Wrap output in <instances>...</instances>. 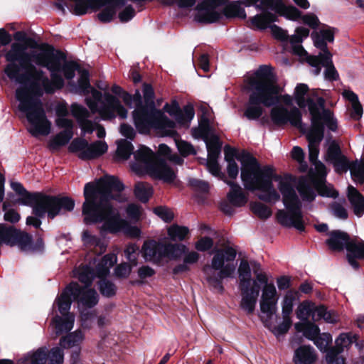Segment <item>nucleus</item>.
I'll return each mask as SVG.
<instances>
[{
  "mask_svg": "<svg viewBox=\"0 0 364 364\" xmlns=\"http://www.w3.org/2000/svg\"><path fill=\"white\" fill-rule=\"evenodd\" d=\"M224 153L225 160L228 163L235 161V158L241 162V179L244 186L250 191L262 192L257 195L260 200L266 203L278 201L280 196L274 188L273 181L279 182L282 202L287 210L278 211L277 217L279 223L284 227H292L299 232L305 231L302 203L293 187L294 178L291 175L287 174L282 178L277 173L273 166H261L250 153L243 151L241 154H237V150L229 145L225 146Z\"/></svg>",
  "mask_w": 364,
  "mask_h": 364,
  "instance_id": "1",
  "label": "nucleus"
},
{
  "mask_svg": "<svg viewBox=\"0 0 364 364\" xmlns=\"http://www.w3.org/2000/svg\"><path fill=\"white\" fill-rule=\"evenodd\" d=\"M124 190V183L118 177L112 175H105L95 184L87 183L84 187L85 202L82 208L85 223L104 222V229L111 233L118 232L122 220L112 200H117L119 195L112 192L121 193Z\"/></svg>",
  "mask_w": 364,
  "mask_h": 364,
  "instance_id": "2",
  "label": "nucleus"
},
{
  "mask_svg": "<svg viewBox=\"0 0 364 364\" xmlns=\"http://www.w3.org/2000/svg\"><path fill=\"white\" fill-rule=\"evenodd\" d=\"M18 72L13 78L23 87L16 90V99L18 101V109L25 113L31 127L29 132L33 136H46L50 132L51 123L48 119L41 97L43 95L45 72L36 65Z\"/></svg>",
  "mask_w": 364,
  "mask_h": 364,
  "instance_id": "3",
  "label": "nucleus"
},
{
  "mask_svg": "<svg viewBox=\"0 0 364 364\" xmlns=\"http://www.w3.org/2000/svg\"><path fill=\"white\" fill-rule=\"evenodd\" d=\"M142 92L144 106L136 107L132 112V117L139 133L148 134L152 128H155L158 112L160 109H157L155 105V92L153 86L144 82Z\"/></svg>",
  "mask_w": 364,
  "mask_h": 364,
  "instance_id": "4",
  "label": "nucleus"
},
{
  "mask_svg": "<svg viewBox=\"0 0 364 364\" xmlns=\"http://www.w3.org/2000/svg\"><path fill=\"white\" fill-rule=\"evenodd\" d=\"M187 251V247L182 243H171L154 239L145 240L141 250L142 257L146 262L157 264L165 258L177 260Z\"/></svg>",
  "mask_w": 364,
  "mask_h": 364,
  "instance_id": "5",
  "label": "nucleus"
},
{
  "mask_svg": "<svg viewBox=\"0 0 364 364\" xmlns=\"http://www.w3.org/2000/svg\"><path fill=\"white\" fill-rule=\"evenodd\" d=\"M8 64L4 68V73L9 78H13L21 70L29 68L33 61V53L27 52L24 43H13L11 48L4 54Z\"/></svg>",
  "mask_w": 364,
  "mask_h": 364,
  "instance_id": "6",
  "label": "nucleus"
},
{
  "mask_svg": "<svg viewBox=\"0 0 364 364\" xmlns=\"http://www.w3.org/2000/svg\"><path fill=\"white\" fill-rule=\"evenodd\" d=\"M54 198V200L50 203L51 205H44V213L42 215H36L32 210V214L26 218V225L34 227L38 229L40 228L42 222L41 218H44L47 214V217L49 220H53L56 216L65 213L67 212H71L75 208V200L68 196H63L61 195L52 196Z\"/></svg>",
  "mask_w": 364,
  "mask_h": 364,
  "instance_id": "7",
  "label": "nucleus"
},
{
  "mask_svg": "<svg viewBox=\"0 0 364 364\" xmlns=\"http://www.w3.org/2000/svg\"><path fill=\"white\" fill-rule=\"evenodd\" d=\"M11 187L19 196L18 203L33 208V213L38 216L45 212L44 205H51L55 199L52 195L42 192H29L19 182H11Z\"/></svg>",
  "mask_w": 364,
  "mask_h": 364,
  "instance_id": "8",
  "label": "nucleus"
},
{
  "mask_svg": "<svg viewBox=\"0 0 364 364\" xmlns=\"http://www.w3.org/2000/svg\"><path fill=\"white\" fill-rule=\"evenodd\" d=\"M38 52L33 53V62L36 65L46 68L49 71H60L61 63L66 60V55L53 46L43 43L38 46Z\"/></svg>",
  "mask_w": 364,
  "mask_h": 364,
  "instance_id": "9",
  "label": "nucleus"
},
{
  "mask_svg": "<svg viewBox=\"0 0 364 364\" xmlns=\"http://www.w3.org/2000/svg\"><path fill=\"white\" fill-rule=\"evenodd\" d=\"M249 86L251 90L272 96H278L281 92V88L277 84L272 73V67L267 65L259 66L255 73V77L250 79Z\"/></svg>",
  "mask_w": 364,
  "mask_h": 364,
  "instance_id": "10",
  "label": "nucleus"
},
{
  "mask_svg": "<svg viewBox=\"0 0 364 364\" xmlns=\"http://www.w3.org/2000/svg\"><path fill=\"white\" fill-rule=\"evenodd\" d=\"M68 151L78 154V157L83 161L95 159L107 151L108 146L105 141H96L91 144L80 137L74 139L68 146Z\"/></svg>",
  "mask_w": 364,
  "mask_h": 364,
  "instance_id": "11",
  "label": "nucleus"
},
{
  "mask_svg": "<svg viewBox=\"0 0 364 364\" xmlns=\"http://www.w3.org/2000/svg\"><path fill=\"white\" fill-rule=\"evenodd\" d=\"M245 107L243 117L249 120L258 119L263 114L264 109L261 105L271 107L279 102L278 96H272L255 90H251Z\"/></svg>",
  "mask_w": 364,
  "mask_h": 364,
  "instance_id": "12",
  "label": "nucleus"
},
{
  "mask_svg": "<svg viewBox=\"0 0 364 364\" xmlns=\"http://www.w3.org/2000/svg\"><path fill=\"white\" fill-rule=\"evenodd\" d=\"M270 111V118L273 124L282 127L289 123L304 132L302 129V114L299 108L294 107L289 110L283 105H273Z\"/></svg>",
  "mask_w": 364,
  "mask_h": 364,
  "instance_id": "13",
  "label": "nucleus"
},
{
  "mask_svg": "<svg viewBox=\"0 0 364 364\" xmlns=\"http://www.w3.org/2000/svg\"><path fill=\"white\" fill-rule=\"evenodd\" d=\"M67 290L73 296V301L87 309L95 307L99 302V295L93 288L82 287L76 282H71Z\"/></svg>",
  "mask_w": 364,
  "mask_h": 364,
  "instance_id": "14",
  "label": "nucleus"
},
{
  "mask_svg": "<svg viewBox=\"0 0 364 364\" xmlns=\"http://www.w3.org/2000/svg\"><path fill=\"white\" fill-rule=\"evenodd\" d=\"M309 111L311 114V127L306 134L308 142L320 144L324 137L325 127L320 117V111L312 99H309Z\"/></svg>",
  "mask_w": 364,
  "mask_h": 364,
  "instance_id": "15",
  "label": "nucleus"
},
{
  "mask_svg": "<svg viewBox=\"0 0 364 364\" xmlns=\"http://www.w3.org/2000/svg\"><path fill=\"white\" fill-rule=\"evenodd\" d=\"M105 103L100 107L99 114L103 120L111 121L116 117L115 113L122 119L127 117V110L116 97L105 92L104 93Z\"/></svg>",
  "mask_w": 364,
  "mask_h": 364,
  "instance_id": "16",
  "label": "nucleus"
},
{
  "mask_svg": "<svg viewBox=\"0 0 364 364\" xmlns=\"http://www.w3.org/2000/svg\"><path fill=\"white\" fill-rule=\"evenodd\" d=\"M55 124L59 128L64 129L55 136H54L48 142V147L51 151H58L60 147L65 146L69 143L73 136L74 124L70 119H55Z\"/></svg>",
  "mask_w": 364,
  "mask_h": 364,
  "instance_id": "17",
  "label": "nucleus"
},
{
  "mask_svg": "<svg viewBox=\"0 0 364 364\" xmlns=\"http://www.w3.org/2000/svg\"><path fill=\"white\" fill-rule=\"evenodd\" d=\"M326 161L331 163L337 173L341 174L350 170L351 162L343 154L338 143L333 140L329 144L326 154Z\"/></svg>",
  "mask_w": 364,
  "mask_h": 364,
  "instance_id": "18",
  "label": "nucleus"
},
{
  "mask_svg": "<svg viewBox=\"0 0 364 364\" xmlns=\"http://www.w3.org/2000/svg\"><path fill=\"white\" fill-rule=\"evenodd\" d=\"M164 110L170 116L174 117L176 122L181 125H188L195 115V110L192 104H187L181 109L176 100H173L170 104L166 103L164 106Z\"/></svg>",
  "mask_w": 364,
  "mask_h": 364,
  "instance_id": "19",
  "label": "nucleus"
},
{
  "mask_svg": "<svg viewBox=\"0 0 364 364\" xmlns=\"http://www.w3.org/2000/svg\"><path fill=\"white\" fill-rule=\"evenodd\" d=\"M277 292L273 283L264 286L260 300V311L266 314L269 319L276 314L277 307Z\"/></svg>",
  "mask_w": 364,
  "mask_h": 364,
  "instance_id": "20",
  "label": "nucleus"
},
{
  "mask_svg": "<svg viewBox=\"0 0 364 364\" xmlns=\"http://www.w3.org/2000/svg\"><path fill=\"white\" fill-rule=\"evenodd\" d=\"M346 250L348 264L353 269H359L360 264L358 260L364 259V240L357 236L352 237Z\"/></svg>",
  "mask_w": 364,
  "mask_h": 364,
  "instance_id": "21",
  "label": "nucleus"
},
{
  "mask_svg": "<svg viewBox=\"0 0 364 364\" xmlns=\"http://www.w3.org/2000/svg\"><path fill=\"white\" fill-rule=\"evenodd\" d=\"M328 236L325 244L328 248L336 252H341L346 250L352 237L346 232L341 230H333L327 233Z\"/></svg>",
  "mask_w": 364,
  "mask_h": 364,
  "instance_id": "22",
  "label": "nucleus"
},
{
  "mask_svg": "<svg viewBox=\"0 0 364 364\" xmlns=\"http://www.w3.org/2000/svg\"><path fill=\"white\" fill-rule=\"evenodd\" d=\"M150 175L156 178L163 180L166 183H173L176 177L172 168L166 163L164 159L157 158L156 164L151 167Z\"/></svg>",
  "mask_w": 364,
  "mask_h": 364,
  "instance_id": "23",
  "label": "nucleus"
},
{
  "mask_svg": "<svg viewBox=\"0 0 364 364\" xmlns=\"http://www.w3.org/2000/svg\"><path fill=\"white\" fill-rule=\"evenodd\" d=\"M250 286L251 283H248L239 288L242 295L240 306L249 314L254 312L260 291L257 289H251Z\"/></svg>",
  "mask_w": 364,
  "mask_h": 364,
  "instance_id": "24",
  "label": "nucleus"
},
{
  "mask_svg": "<svg viewBox=\"0 0 364 364\" xmlns=\"http://www.w3.org/2000/svg\"><path fill=\"white\" fill-rule=\"evenodd\" d=\"M317 360V354L310 345H301L294 353V364H314Z\"/></svg>",
  "mask_w": 364,
  "mask_h": 364,
  "instance_id": "25",
  "label": "nucleus"
},
{
  "mask_svg": "<svg viewBox=\"0 0 364 364\" xmlns=\"http://www.w3.org/2000/svg\"><path fill=\"white\" fill-rule=\"evenodd\" d=\"M277 15L288 20L296 21L301 19L302 12L293 5L287 6L283 0H277L271 9Z\"/></svg>",
  "mask_w": 364,
  "mask_h": 364,
  "instance_id": "26",
  "label": "nucleus"
},
{
  "mask_svg": "<svg viewBox=\"0 0 364 364\" xmlns=\"http://www.w3.org/2000/svg\"><path fill=\"white\" fill-rule=\"evenodd\" d=\"M127 4V0H85V4L78 5V14L82 16L87 14L89 9H99L105 4H111L117 11Z\"/></svg>",
  "mask_w": 364,
  "mask_h": 364,
  "instance_id": "27",
  "label": "nucleus"
},
{
  "mask_svg": "<svg viewBox=\"0 0 364 364\" xmlns=\"http://www.w3.org/2000/svg\"><path fill=\"white\" fill-rule=\"evenodd\" d=\"M225 183L230 187V191L227 196L230 203L235 207H242L245 205L247 202V198L240 186L228 179L225 180Z\"/></svg>",
  "mask_w": 364,
  "mask_h": 364,
  "instance_id": "28",
  "label": "nucleus"
},
{
  "mask_svg": "<svg viewBox=\"0 0 364 364\" xmlns=\"http://www.w3.org/2000/svg\"><path fill=\"white\" fill-rule=\"evenodd\" d=\"M134 157L137 162L145 165L149 173L151 171V167L154 166L156 164V159L161 158L159 156L156 155L151 149L144 145L141 146L134 153Z\"/></svg>",
  "mask_w": 364,
  "mask_h": 364,
  "instance_id": "29",
  "label": "nucleus"
},
{
  "mask_svg": "<svg viewBox=\"0 0 364 364\" xmlns=\"http://www.w3.org/2000/svg\"><path fill=\"white\" fill-rule=\"evenodd\" d=\"M348 199L352 205L354 214L361 217L364 213V196L352 186L348 188Z\"/></svg>",
  "mask_w": 364,
  "mask_h": 364,
  "instance_id": "30",
  "label": "nucleus"
},
{
  "mask_svg": "<svg viewBox=\"0 0 364 364\" xmlns=\"http://www.w3.org/2000/svg\"><path fill=\"white\" fill-rule=\"evenodd\" d=\"M262 14H257L251 18V23L257 28L260 30L269 28L272 23L279 21L277 14H274L268 11V9L262 10Z\"/></svg>",
  "mask_w": 364,
  "mask_h": 364,
  "instance_id": "31",
  "label": "nucleus"
},
{
  "mask_svg": "<svg viewBox=\"0 0 364 364\" xmlns=\"http://www.w3.org/2000/svg\"><path fill=\"white\" fill-rule=\"evenodd\" d=\"M198 13L195 15V20L199 23L207 24L219 21L222 18V14L214 9H203L199 6V4L196 6Z\"/></svg>",
  "mask_w": 364,
  "mask_h": 364,
  "instance_id": "32",
  "label": "nucleus"
},
{
  "mask_svg": "<svg viewBox=\"0 0 364 364\" xmlns=\"http://www.w3.org/2000/svg\"><path fill=\"white\" fill-rule=\"evenodd\" d=\"M296 189L304 201L312 202L315 200L316 194L312 186V181L306 177H301L299 180Z\"/></svg>",
  "mask_w": 364,
  "mask_h": 364,
  "instance_id": "33",
  "label": "nucleus"
},
{
  "mask_svg": "<svg viewBox=\"0 0 364 364\" xmlns=\"http://www.w3.org/2000/svg\"><path fill=\"white\" fill-rule=\"evenodd\" d=\"M342 95L346 100L351 102L350 117L355 121L359 120L362 117L363 109L358 95L350 90H345Z\"/></svg>",
  "mask_w": 364,
  "mask_h": 364,
  "instance_id": "34",
  "label": "nucleus"
},
{
  "mask_svg": "<svg viewBox=\"0 0 364 364\" xmlns=\"http://www.w3.org/2000/svg\"><path fill=\"white\" fill-rule=\"evenodd\" d=\"M50 80L47 76L44 79L43 93L48 95L53 94L55 90H60L65 85L63 77L58 73V71H50Z\"/></svg>",
  "mask_w": 364,
  "mask_h": 364,
  "instance_id": "35",
  "label": "nucleus"
},
{
  "mask_svg": "<svg viewBox=\"0 0 364 364\" xmlns=\"http://www.w3.org/2000/svg\"><path fill=\"white\" fill-rule=\"evenodd\" d=\"M242 1H232L227 4L222 12L226 18H239L240 19H245L247 14L244 8L241 6Z\"/></svg>",
  "mask_w": 364,
  "mask_h": 364,
  "instance_id": "36",
  "label": "nucleus"
},
{
  "mask_svg": "<svg viewBox=\"0 0 364 364\" xmlns=\"http://www.w3.org/2000/svg\"><path fill=\"white\" fill-rule=\"evenodd\" d=\"M84 339V334L81 331L70 333L60 339V345L63 348H77Z\"/></svg>",
  "mask_w": 364,
  "mask_h": 364,
  "instance_id": "37",
  "label": "nucleus"
},
{
  "mask_svg": "<svg viewBox=\"0 0 364 364\" xmlns=\"http://www.w3.org/2000/svg\"><path fill=\"white\" fill-rule=\"evenodd\" d=\"M175 127L176 123L165 115L160 109V111L158 112L157 122L156 123L155 128L164 130L167 135L173 136L178 135L177 132L174 129Z\"/></svg>",
  "mask_w": 364,
  "mask_h": 364,
  "instance_id": "38",
  "label": "nucleus"
},
{
  "mask_svg": "<svg viewBox=\"0 0 364 364\" xmlns=\"http://www.w3.org/2000/svg\"><path fill=\"white\" fill-rule=\"evenodd\" d=\"M63 316V317L55 316L53 318L57 334H62L64 332L70 331L74 325V316L73 314H67Z\"/></svg>",
  "mask_w": 364,
  "mask_h": 364,
  "instance_id": "39",
  "label": "nucleus"
},
{
  "mask_svg": "<svg viewBox=\"0 0 364 364\" xmlns=\"http://www.w3.org/2000/svg\"><path fill=\"white\" fill-rule=\"evenodd\" d=\"M134 194L141 203H146L153 195V188L148 183L137 182L134 185Z\"/></svg>",
  "mask_w": 364,
  "mask_h": 364,
  "instance_id": "40",
  "label": "nucleus"
},
{
  "mask_svg": "<svg viewBox=\"0 0 364 364\" xmlns=\"http://www.w3.org/2000/svg\"><path fill=\"white\" fill-rule=\"evenodd\" d=\"M299 299V293L298 291L291 289H289L282 301V316L290 317L293 311L294 302Z\"/></svg>",
  "mask_w": 364,
  "mask_h": 364,
  "instance_id": "41",
  "label": "nucleus"
},
{
  "mask_svg": "<svg viewBox=\"0 0 364 364\" xmlns=\"http://www.w3.org/2000/svg\"><path fill=\"white\" fill-rule=\"evenodd\" d=\"M190 234L189 229L186 226L173 224L167 229V235L171 241L181 242L186 240Z\"/></svg>",
  "mask_w": 364,
  "mask_h": 364,
  "instance_id": "42",
  "label": "nucleus"
},
{
  "mask_svg": "<svg viewBox=\"0 0 364 364\" xmlns=\"http://www.w3.org/2000/svg\"><path fill=\"white\" fill-rule=\"evenodd\" d=\"M208 159H218L221 151L222 143L219 137L214 134L205 141Z\"/></svg>",
  "mask_w": 364,
  "mask_h": 364,
  "instance_id": "43",
  "label": "nucleus"
},
{
  "mask_svg": "<svg viewBox=\"0 0 364 364\" xmlns=\"http://www.w3.org/2000/svg\"><path fill=\"white\" fill-rule=\"evenodd\" d=\"M237 272L240 279L239 288L248 283H252L251 268L247 259H242L240 261Z\"/></svg>",
  "mask_w": 364,
  "mask_h": 364,
  "instance_id": "44",
  "label": "nucleus"
},
{
  "mask_svg": "<svg viewBox=\"0 0 364 364\" xmlns=\"http://www.w3.org/2000/svg\"><path fill=\"white\" fill-rule=\"evenodd\" d=\"M100 294L106 298H112L116 295L117 287L112 281L102 278L97 283Z\"/></svg>",
  "mask_w": 364,
  "mask_h": 364,
  "instance_id": "45",
  "label": "nucleus"
},
{
  "mask_svg": "<svg viewBox=\"0 0 364 364\" xmlns=\"http://www.w3.org/2000/svg\"><path fill=\"white\" fill-rule=\"evenodd\" d=\"M71 297H73V296L70 294V291L67 290L66 287L63 292L58 299V311L62 315L70 314L69 310L70 309L72 301L73 300Z\"/></svg>",
  "mask_w": 364,
  "mask_h": 364,
  "instance_id": "46",
  "label": "nucleus"
},
{
  "mask_svg": "<svg viewBox=\"0 0 364 364\" xmlns=\"http://www.w3.org/2000/svg\"><path fill=\"white\" fill-rule=\"evenodd\" d=\"M156 271L149 265H142L137 270L139 279L131 280L129 284L132 286L143 285L146 283L145 279L155 275Z\"/></svg>",
  "mask_w": 364,
  "mask_h": 364,
  "instance_id": "47",
  "label": "nucleus"
},
{
  "mask_svg": "<svg viewBox=\"0 0 364 364\" xmlns=\"http://www.w3.org/2000/svg\"><path fill=\"white\" fill-rule=\"evenodd\" d=\"M134 146L127 139H120L117 142V155L123 160H127L134 154Z\"/></svg>",
  "mask_w": 364,
  "mask_h": 364,
  "instance_id": "48",
  "label": "nucleus"
},
{
  "mask_svg": "<svg viewBox=\"0 0 364 364\" xmlns=\"http://www.w3.org/2000/svg\"><path fill=\"white\" fill-rule=\"evenodd\" d=\"M316 313L311 303L305 300L299 304L296 311V317L301 321H307L308 318Z\"/></svg>",
  "mask_w": 364,
  "mask_h": 364,
  "instance_id": "49",
  "label": "nucleus"
},
{
  "mask_svg": "<svg viewBox=\"0 0 364 364\" xmlns=\"http://www.w3.org/2000/svg\"><path fill=\"white\" fill-rule=\"evenodd\" d=\"M80 64L74 60L65 61L63 65H61L60 71H63L64 77L67 80H72L75 75V71L80 73L82 70Z\"/></svg>",
  "mask_w": 364,
  "mask_h": 364,
  "instance_id": "50",
  "label": "nucleus"
},
{
  "mask_svg": "<svg viewBox=\"0 0 364 364\" xmlns=\"http://www.w3.org/2000/svg\"><path fill=\"white\" fill-rule=\"evenodd\" d=\"M79 73L80 77L77 81L79 92L87 95L90 94V90L92 88L90 81L89 71L85 69H82Z\"/></svg>",
  "mask_w": 364,
  "mask_h": 364,
  "instance_id": "51",
  "label": "nucleus"
},
{
  "mask_svg": "<svg viewBox=\"0 0 364 364\" xmlns=\"http://www.w3.org/2000/svg\"><path fill=\"white\" fill-rule=\"evenodd\" d=\"M251 210L262 220H267L271 217L272 211L269 207L260 202H254L251 204Z\"/></svg>",
  "mask_w": 364,
  "mask_h": 364,
  "instance_id": "52",
  "label": "nucleus"
},
{
  "mask_svg": "<svg viewBox=\"0 0 364 364\" xmlns=\"http://www.w3.org/2000/svg\"><path fill=\"white\" fill-rule=\"evenodd\" d=\"M95 277V272L92 267L85 265L83 266L78 275L79 281L84 284V287H90L92 285V281Z\"/></svg>",
  "mask_w": 364,
  "mask_h": 364,
  "instance_id": "53",
  "label": "nucleus"
},
{
  "mask_svg": "<svg viewBox=\"0 0 364 364\" xmlns=\"http://www.w3.org/2000/svg\"><path fill=\"white\" fill-rule=\"evenodd\" d=\"M315 311L319 318H323L325 321L334 323L337 321V315L334 311L328 310L325 305L321 304L315 307Z\"/></svg>",
  "mask_w": 364,
  "mask_h": 364,
  "instance_id": "54",
  "label": "nucleus"
},
{
  "mask_svg": "<svg viewBox=\"0 0 364 364\" xmlns=\"http://www.w3.org/2000/svg\"><path fill=\"white\" fill-rule=\"evenodd\" d=\"M48 358V353L45 349L41 348L32 355H28L23 361V364H43Z\"/></svg>",
  "mask_w": 364,
  "mask_h": 364,
  "instance_id": "55",
  "label": "nucleus"
},
{
  "mask_svg": "<svg viewBox=\"0 0 364 364\" xmlns=\"http://www.w3.org/2000/svg\"><path fill=\"white\" fill-rule=\"evenodd\" d=\"M350 171L351 177L355 182L364 184V167L359 164L358 160L356 159L351 162Z\"/></svg>",
  "mask_w": 364,
  "mask_h": 364,
  "instance_id": "56",
  "label": "nucleus"
},
{
  "mask_svg": "<svg viewBox=\"0 0 364 364\" xmlns=\"http://www.w3.org/2000/svg\"><path fill=\"white\" fill-rule=\"evenodd\" d=\"M133 102L135 105V108L144 106V102H143L142 97L139 90H136L134 95H131L128 92L127 93H125L124 97V103L127 107L132 108Z\"/></svg>",
  "mask_w": 364,
  "mask_h": 364,
  "instance_id": "57",
  "label": "nucleus"
},
{
  "mask_svg": "<svg viewBox=\"0 0 364 364\" xmlns=\"http://www.w3.org/2000/svg\"><path fill=\"white\" fill-rule=\"evenodd\" d=\"M104 9L97 14L98 19L104 23L111 22L115 16L117 11L111 4H105Z\"/></svg>",
  "mask_w": 364,
  "mask_h": 364,
  "instance_id": "58",
  "label": "nucleus"
},
{
  "mask_svg": "<svg viewBox=\"0 0 364 364\" xmlns=\"http://www.w3.org/2000/svg\"><path fill=\"white\" fill-rule=\"evenodd\" d=\"M176 146L183 157H187L190 155H196L197 154L194 146L186 141L182 139L176 141Z\"/></svg>",
  "mask_w": 364,
  "mask_h": 364,
  "instance_id": "59",
  "label": "nucleus"
},
{
  "mask_svg": "<svg viewBox=\"0 0 364 364\" xmlns=\"http://www.w3.org/2000/svg\"><path fill=\"white\" fill-rule=\"evenodd\" d=\"M206 166L208 171L213 176L218 177L220 179L225 182V180L227 178L225 173L221 171V168L218 162V159H208Z\"/></svg>",
  "mask_w": 364,
  "mask_h": 364,
  "instance_id": "60",
  "label": "nucleus"
},
{
  "mask_svg": "<svg viewBox=\"0 0 364 364\" xmlns=\"http://www.w3.org/2000/svg\"><path fill=\"white\" fill-rule=\"evenodd\" d=\"M304 336L307 339L314 341L320 334L319 327L312 322L305 323Z\"/></svg>",
  "mask_w": 364,
  "mask_h": 364,
  "instance_id": "61",
  "label": "nucleus"
},
{
  "mask_svg": "<svg viewBox=\"0 0 364 364\" xmlns=\"http://www.w3.org/2000/svg\"><path fill=\"white\" fill-rule=\"evenodd\" d=\"M332 115L333 113L328 109H324L322 112H320L321 121L331 131L335 132L338 128L337 121L333 118Z\"/></svg>",
  "mask_w": 364,
  "mask_h": 364,
  "instance_id": "62",
  "label": "nucleus"
},
{
  "mask_svg": "<svg viewBox=\"0 0 364 364\" xmlns=\"http://www.w3.org/2000/svg\"><path fill=\"white\" fill-rule=\"evenodd\" d=\"M154 213L165 223H169L174 218L173 213L166 206H157L154 208Z\"/></svg>",
  "mask_w": 364,
  "mask_h": 364,
  "instance_id": "63",
  "label": "nucleus"
},
{
  "mask_svg": "<svg viewBox=\"0 0 364 364\" xmlns=\"http://www.w3.org/2000/svg\"><path fill=\"white\" fill-rule=\"evenodd\" d=\"M71 112L72 114L77 119L78 122L90 117V112L87 109L77 103L72 105Z\"/></svg>",
  "mask_w": 364,
  "mask_h": 364,
  "instance_id": "64",
  "label": "nucleus"
}]
</instances>
